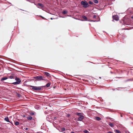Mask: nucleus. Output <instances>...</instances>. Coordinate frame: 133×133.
Instances as JSON below:
<instances>
[{"label": "nucleus", "instance_id": "nucleus-36", "mask_svg": "<svg viewBox=\"0 0 133 133\" xmlns=\"http://www.w3.org/2000/svg\"><path fill=\"white\" fill-rule=\"evenodd\" d=\"M51 19H52V18H51Z\"/></svg>", "mask_w": 133, "mask_h": 133}, {"label": "nucleus", "instance_id": "nucleus-6", "mask_svg": "<svg viewBox=\"0 0 133 133\" xmlns=\"http://www.w3.org/2000/svg\"><path fill=\"white\" fill-rule=\"evenodd\" d=\"M84 117L82 115L79 116L78 118L77 121H82L84 118Z\"/></svg>", "mask_w": 133, "mask_h": 133}, {"label": "nucleus", "instance_id": "nucleus-16", "mask_svg": "<svg viewBox=\"0 0 133 133\" xmlns=\"http://www.w3.org/2000/svg\"><path fill=\"white\" fill-rule=\"evenodd\" d=\"M76 115L80 116H81L82 115V114L80 113L77 112L76 113Z\"/></svg>", "mask_w": 133, "mask_h": 133}, {"label": "nucleus", "instance_id": "nucleus-29", "mask_svg": "<svg viewBox=\"0 0 133 133\" xmlns=\"http://www.w3.org/2000/svg\"><path fill=\"white\" fill-rule=\"evenodd\" d=\"M108 133H113L111 131H109L108 132Z\"/></svg>", "mask_w": 133, "mask_h": 133}, {"label": "nucleus", "instance_id": "nucleus-30", "mask_svg": "<svg viewBox=\"0 0 133 133\" xmlns=\"http://www.w3.org/2000/svg\"><path fill=\"white\" fill-rule=\"evenodd\" d=\"M28 128H26L25 129L26 130H28Z\"/></svg>", "mask_w": 133, "mask_h": 133}, {"label": "nucleus", "instance_id": "nucleus-22", "mask_svg": "<svg viewBox=\"0 0 133 133\" xmlns=\"http://www.w3.org/2000/svg\"><path fill=\"white\" fill-rule=\"evenodd\" d=\"M83 132H84L85 133H89V131L87 130H85Z\"/></svg>", "mask_w": 133, "mask_h": 133}, {"label": "nucleus", "instance_id": "nucleus-24", "mask_svg": "<svg viewBox=\"0 0 133 133\" xmlns=\"http://www.w3.org/2000/svg\"><path fill=\"white\" fill-rule=\"evenodd\" d=\"M89 3L90 4H93V2L91 1L89 2Z\"/></svg>", "mask_w": 133, "mask_h": 133}, {"label": "nucleus", "instance_id": "nucleus-2", "mask_svg": "<svg viewBox=\"0 0 133 133\" xmlns=\"http://www.w3.org/2000/svg\"><path fill=\"white\" fill-rule=\"evenodd\" d=\"M15 80L16 82L12 83L11 84L14 85H17L19 84L21 82V80L19 78L16 77L15 78Z\"/></svg>", "mask_w": 133, "mask_h": 133}, {"label": "nucleus", "instance_id": "nucleus-9", "mask_svg": "<svg viewBox=\"0 0 133 133\" xmlns=\"http://www.w3.org/2000/svg\"><path fill=\"white\" fill-rule=\"evenodd\" d=\"M114 123H110L109 124V125L111 127H113L114 126Z\"/></svg>", "mask_w": 133, "mask_h": 133}, {"label": "nucleus", "instance_id": "nucleus-18", "mask_svg": "<svg viewBox=\"0 0 133 133\" xmlns=\"http://www.w3.org/2000/svg\"><path fill=\"white\" fill-rule=\"evenodd\" d=\"M50 83H48L46 84V86L47 87H48L50 86Z\"/></svg>", "mask_w": 133, "mask_h": 133}, {"label": "nucleus", "instance_id": "nucleus-25", "mask_svg": "<svg viewBox=\"0 0 133 133\" xmlns=\"http://www.w3.org/2000/svg\"><path fill=\"white\" fill-rule=\"evenodd\" d=\"M62 131H64L65 130V128H63L62 129Z\"/></svg>", "mask_w": 133, "mask_h": 133}, {"label": "nucleus", "instance_id": "nucleus-23", "mask_svg": "<svg viewBox=\"0 0 133 133\" xmlns=\"http://www.w3.org/2000/svg\"><path fill=\"white\" fill-rule=\"evenodd\" d=\"M30 114L31 115H34V113L33 112H31L30 113Z\"/></svg>", "mask_w": 133, "mask_h": 133}, {"label": "nucleus", "instance_id": "nucleus-17", "mask_svg": "<svg viewBox=\"0 0 133 133\" xmlns=\"http://www.w3.org/2000/svg\"><path fill=\"white\" fill-rule=\"evenodd\" d=\"M96 120L98 121H99L101 119L99 117H96Z\"/></svg>", "mask_w": 133, "mask_h": 133}, {"label": "nucleus", "instance_id": "nucleus-5", "mask_svg": "<svg viewBox=\"0 0 133 133\" xmlns=\"http://www.w3.org/2000/svg\"><path fill=\"white\" fill-rule=\"evenodd\" d=\"M113 18L115 20L118 21L119 20L118 16L117 15L113 16H112Z\"/></svg>", "mask_w": 133, "mask_h": 133}, {"label": "nucleus", "instance_id": "nucleus-1", "mask_svg": "<svg viewBox=\"0 0 133 133\" xmlns=\"http://www.w3.org/2000/svg\"><path fill=\"white\" fill-rule=\"evenodd\" d=\"M30 87H32V89L33 90H36V91H40L42 90V88L43 87V86L42 87H36L32 85H30L29 86Z\"/></svg>", "mask_w": 133, "mask_h": 133}, {"label": "nucleus", "instance_id": "nucleus-21", "mask_svg": "<svg viewBox=\"0 0 133 133\" xmlns=\"http://www.w3.org/2000/svg\"><path fill=\"white\" fill-rule=\"evenodd\" d=\"M9 78L10 79L14 78V76L12 75H11L9 76Z\"/></svg>", "mask_w": 133, "mask_h": 133}, {"label": "nucleus", "instance_id": "nucleus-35", "mask_svg": "<svg viewBox=\"0 0 133 133\" xmlns=\"http://www.w3.org/2000/svg\"><path fill=\"white\" fill-rule=\"evenodd\" d=\"M111 73L112 74L113 73V72L111 71Z\"/></svg>", "mask_w": 133, "mask_h": 133}, {"label": "nucleus", "instance_id": "nucleus-10", "mask_svg": "<svg viewBox=\"0 0 133 133\" xmlns=\"http://www.w3.org/2000/svg\"><path fill=\"white\" fill-rule=\"evenodd\" d=\"M4 120L7 122L11 123V122L9 121V119L8 117H6L5 118H4Z\"/></svg>", "mask_w": 133, "mask_h": 133}, {"label": "nucleus", "instance_id": "nucleus-3", "mask_svg": "<svg viewBox=\"0 0 133 133\" xmlns=\"http://www.w3.org/2000/svg\"><path fill=\"white\" fill-rule=\"evenodd\" d=\"M44 77L41 76H37L34 77V78L37 81H41L45 80Z\"/></svg>", "mask_w": 133, "mask_h": 133}, {"label": "nucleus", "instance_id": "nucleus-12", "mask_svg": "<svg viewBox=\"0 0 133 133\" xmlns=\"http://www.w3.org/2000/svg\"><path fill=\"white\" fill-rule=\"evenodd\" d=\"M8 79V78L7 77H4L2 78L1 79V81H4L5 80H6Z\"/></svg>", "mask_w": 133, "mask_h": 133}, {"label": "nucleus", "instance_id": "nucleus-26", "mask_svg": "<svg viewBox=\"0 0 133 133\" xmlns=\"http://www.w3.org/2000/svg\"><path fill=\"white\" fill-rule=\"evenodd\" d=\"M96 15H94L93 16V18H96Z\"/></svg>", "mask_w": 133, "mask_h": 133}, {"label": "nucleus", "instance_id": "nucleus-31", "mask_svg": "<svg viewBox=\"0 0 133 133\" xmlns=\"http://www.w3.org/2000/svg\"><path fill=\"white\" fill-rule=\"evenodd\" d=\"M125 133H130L129 132H125Z\"/></svg>", "mask_w": 133, "mask_h": 133}, {"label": "nucleus", "instance_id": "nucleus-15", "mask_svg": "<svg viewBox=\"0 0 133 133\" xmlns=\"http://www.w3.org/2000/svg\"><path fill=\"white\" fill-rule=\"evenodd\" d=\"M68 13V12L66 11H64L62 12V13L64 15L67 14Z\"/></svg>", "mask_w": 133, "mask_h": 133}, {"label": "nucleus", "instance_id": "nucleus-32", "mask_svg": "<svg viewBox=\"0 0 133 133\" xmlns=\"http://www.w3.org/2000/svg\"><path fill=\"white\" fill-rule=\"evenodd\" d=\"M25 117V115H23V117Z\"/></svg>", "mask_w": 133, "mask_h": 133}, {"label": "nucleus", "instance_id": "nucleus-13", "mask_svg": "<svg viewBox=\"0 0 133 133\" xmlns=\"http://www.w3.org/2000/svg\"><path fill=\"white\" fill-rule=\"evenodd\" d=\"M44 74L45 75H46L47 76H50V74L47 72H45L44 73Z\"/></svg>", "mask_w": 133, "mask_h": 133}, {"label": "nucleus", "instance_id": "nucleus-20", "mask_svg": "<svg viewBox=\"0 0 133 133\" xmlns=\"http://www.w3.org/2000/svg\"><path fill=\"white\" fill-rule=\"evenodd\" d=\"M94 2L96 3L97 4L98 3V1L97 0H94Z\"/></svg>", "mask_w": 133, "mask_h": 133}, {"label": "nucleus", "instance_id": "nucleus-37", "mask_svg": "<svg viewBox=\"0 0 133 133\" xmlns=\"http://www.w3.org/2000/svg\"><path fill=\"white\" fill-rule=\"evenodd\" d=\"M37 133H41L38 132Z\"/></svg>", "mask_w": 133, "mask_h": 133}, {"label": "nucleus", "instance_id": "nucleus-14", "mask_svg": "<svg viewBox=\"0 0 133 133\" xmlns=\"http://www.w3.org/2000/svg\"><path fill=\"white\" fill-rule=\"evenodd\" d=\"M114 131L115 132L117 133H121V132L120 131L117 130H115Z\"/></svg>", "mask_w": 133, "mask_h": 133}, {"label": "nucleus", "instance_id": "nucleus-4", "mask_svg": "<svg viewBox=\"0 0 133 133\" xmlns=\"http://www.w3.org/2000/svg\"><path fill=\"white\" fill-rule=\"evenodd\" d=\"M81 4L82 5H83L84 7L85 8H87L88 7V3L86 1L84 2V1H82L81 2Z\"/></svg>", "mask_w": 133, "mask_h": 133}, {"label": "nucleus", "instance_id": "nucleus-8", "mask_svg": "<svg viewBox=\"0 0 133 133\" xmlns=\"http://www.w3.org/2000/svg\"><path fill=\"white\" fill-rule=\"evenodd\" d=\"M82 17L84 20H81L82 21H88L87 20V18L85 16H82Z\"/></svg>", "mask_w": 133, "mask_h": 133}, {"label": "nucleus", "instance_id": "nucleus-11", "mask_svg": "<svg viewBox=\"0 0 133 133\" xmlns=\"http://www.w3.org/2000/svg\"><path fill=\"white\" fill-rule=\"evenodd\" d=\"M27 118L28 120H30L32 119V118L31 116H29L27 117Z\"/></svg>", "mask_w": 133, "mask_h": 133}, {"label": "nucleus", "instance_id": "nucleus-27", "mask_svg": "<svg viewBox=\"0 0 133 133\" xmlns=\"http://www.w3.org/2000/svg\"><path fill=\"white\" fill-rule=\"evenodd\" d=\"M91 21V22H95L98 21H97L96 20H95V21L91 20V21Z\"/></svg>", "mask_w": 133, "mask_h": 133}, {"label": "nucleus", "instance_id": "nucleus-33", "mask_svg": "<svg viewBox=\"0 0 133 133\" xmlns=\"http://www.w3.org/2000/svg\"><path fill=\"white\" fill-rule=\"evenodd\" d=\"M71 133H75V132H71Z\"/></svg>", "mask_w": 133, "mask_h": 133}, {"label": "nucleus", "instance_id": "nucleus-28", "mask_svg": "<svg viewBox=\"0 0 133 133\" xmlns=\"http://www.w3.org/2000/svg\"><path fill=\"white\" fill-rule=\"evenodd\" d=\"M38 107L39 106L38 105H36L35 107V108H38Z\"/></svg>", "mask_w": 133, "mask_h": 133}, {"label": "nucleus", "instance_id": "nucleus-19", "mask_svg": "<svg viewBox=\"0 0 133 133\" xmlns=\"http://www.w3.org/2000/svg\"><path fill=\"white\" fill-rule=\"evenodd\" d=\"M19 124V123L18 122H15V124L16 125H18Z\"/></svg>", "mask_w": 133, "mask_h": 133}, {"label": "nucleus", "instance_id": "nucleus-34", "mask_svg": "<svg viewBox=\"0 0 133 133\" xmlns=\"http://www.w3.org/2000/svg\"><path fill=\"white\" fill-rule=\"evenodd\" d=\"M131 18H133V16H132V17H131Z\"/></svg>", "mask_w": 133, "mask_h": 133}, {"label": "nucleus", "instance_id": "nucleus-7", "mask_svg": "<svg viewBox=\"0 0 133 133\" xmlns=\"http://www.w3.org/2000/svg\"><path fill=\"white\" fill-rule=\"evenodd\" d=\"M37 5H38L39 6V7L37 6L38 8H41V7H44L43 5L41 3H38Z\"/></svg>", "mask_w": 133, "mask_h": 133}]
</instances>
